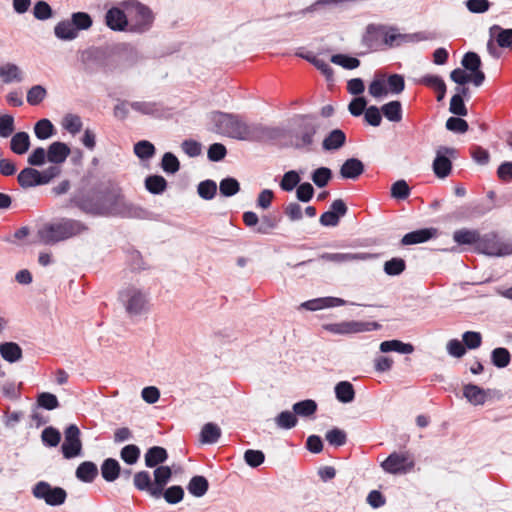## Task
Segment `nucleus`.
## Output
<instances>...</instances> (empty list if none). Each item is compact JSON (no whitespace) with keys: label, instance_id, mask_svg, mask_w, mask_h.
Listing matches in <instances>:
<instances>
[{"label":"nucleus","instance_id":"obj_30","mask_svg":"<svg viewBox=\"0 0 512 512\" xmlns=\"http://www.w3.org/2000/svg\"><path fill=\"white\" fill-rule=\"evenodd\" d=\"M55 36L64 41H70L77 38V28L74 27V24L69 20H63L56 24L54 27Z\"/></svg>","mask_w":512,"mask_h":512},{"label":"nucleus","instance_id":"obj_55","mask_svg":"<svg viewBox=\"0 0 512 512\" xmlns=\"http://www.w3.org/2000/svg\"><path fill=\"white\" fill-rule=\"evenodd\" d=\"M47 96V90L42 85H34L27 91V102L30 105L40 104Z\"/></svg>","mask_w":512,"mask_h":512},{"label":"nucleus","instance_id":"obj_9","mask_svg":"<svg viewBox=\"0 0 512 512\" xmlns=\"http://www.w3.org/2000/svg\"><path fill=\"white\" fill-rule=\"evenodd\" d=\"M33 496L37 499L44 500L47 505H62L67 497L66 491L61 487H52L45 481L38 482L32 490Z\"/></svg>","mask_w":512,"mask_h":512},{"label":"nucleus","instance_id":"obj_33","mask_svg":"<svg viewBox=\"0 0 512 512\" xmlns=\"http://www.w3.org/2000/svg\"><path fill=\"white\" fill-rule=\"evenodd\" d=\"M0 355L9 363H14L22 358V349L17 343L5 342L0 344Z\"/></svg>","mask_w":512,"mask_h":512},{"label":"nucleus","instance_id":"obj_54","mask_svg":"<svg viewBox=\"0 0 512 512\" xmlns=\"http://www.w3.org/2000/svg\"><path fill=\"white\" fill-rule=\"evenodd\" d=\"M62 126L69 133L75 135L82 129V120L76 114H67L63 118Z\"/></svg>","mask_w":512,"mask_h":512},{"label":"nucleus","instance_id":"obj_15","mask_svg":"<svg viewBox=\"0 0 512 512\" xmlns=\"http://www.w3.org/2000/svg\"><path fill=\"white\" fill-rule=\"evenodd\" d=\"M348 208L342 199H336L332 202L330 210L324 212L319 219L322 226L335 227L339 224L340 218L345 216Z\"/></svg>","mask_w":512,"mask_h":512},{"label":"nucleus","instance_id":"obj_23","mask_svg":"<svg viewBox=\"0 0 512 512\" xmlns=\"http://www.w3.org/2000/svg\"><path fill=\"white\" fill-rule=\"evenodd\" d=\"M344 304L345 301L341 298L323 297L306 301L301 306L310 311H317L324 308L343 306Z\"/></svg>","mask_w":512,"mask_h":512},{"label":"nucleus","instance_id":"obj_39","mask_svg":"<svg viewBox=\"0 0 512 512\" xmlns=\"http://www.w3.org/2000/svg\"><path fill=\"white\" fill-rule=\"evenodd\" d=\"M221 436V429L215 423H206L201 430L200 440L202 443L213 444L218 441Z\"/></svg>","mask_w":512,"mask_h":512},{"label":"nucleus","instance_id":"obj_58","mask_svg":"<svg viewBox=\"0 0 512 512\" xmlns=\"http://www.w3.org/2000/svg\"><path fill=\"white\" fill-rule=\"evenodd\" d=\"M275 423L281 429H291L296 426L297 418L291 411H283L276 418Z\"/></svg>","mask_w":512,"mask_h":512},{"label":"nucleus","instance_id":"obj_63","mask_svg":"<svg viewBox=\"0 0 512 512\" xmlns=\"http://www.w3.org/2000/svg\"><path fill=\"white\" fill-rule=\"evenodd\" d=\"M331 62L342 66L345 69H355L360 65V61L355 57L343 54H335L331 57Z\"/></svg>","mask_w":512,"mask_h":512},{"label":"nucleus","instance_id":"obj_35","mask_svg":"<svg viewBox=\"0 0 512 512\" xmlns=\"http://www.w3.org/2000/svg\"><path fill=\"white\" fill-rule=\"evenodd\" d=\"M464 397L473 405H482L486 400V392L474 384H467L463 388Z\"/></svg>","mask_w":512,"mask_h":512},{"label":"nucleus","instance_id":"obj_38","mask_svg":"<svg viewBox=\"0 0 512 512\" xmlns=\"http://www.w3.org/2000/svg\"><path fill=\"white\" fill-rule=\"evenodd\" d=\"M209 483L204 476H194L188 483L187 489L189 493L195 497H202L206 494Z\"/></svg>","mask_w":512,"mask_h":512},{"label":"nucleus","instance_id":"obj_3","mask_svg":"<svg viewBox=\"0 0 512 512\" xmlns=\"http://www.w3.org/2000/svg\"><path fill=\"white\" fill-rule=\"evenodd\" d=\"M87 230L88 226L79 220L62 218L58 221L44 224L38 230V238L45 245H53L79 236Z\"/></svg>","mask_w":512,"mask_h":512},{"label":"nucleus","instance_id":"obj_12","mask_svg":"<svg viewBox=\"0 0 512 512\" xmlns=\"http://www.w3.org/2000/svg\"><path fill=\"white\" fill-rule=\"evenodd\" d=\"M319 128V123L315 117L303 116L296 134V147H309L313 143V137Z\"/></svg>","mask_w":512,"mask_h":512},{"label":"nucleus","instance_id":"obj_14","mask_svg":"<svg viewBox=\"0 0 512 512\" xmlns=\"http://www.w3.org/2000/svg\"><path fill=\"white\" fill-rule=\"evenodd\" d=\"M65 439L62 444V453L66 459L74 458L81 453L82 444L80 441V430L79 428L71 424L65 432Z\"/></svg>","mask_w":512,"mask_h":512},{"label":"nucleus","instance_id":"obj_47","mask_svg":"<svg viewBox=\"0 0 512 512\" xmlns=\"http://www.w3.org/2000/svg\"><path fill=\"white\" fill-rule=\"evenodd\" d=\"M54 126L48 119L39 120L34 126V133L40 140H45L53 135Z\"/></svg>","mask_w":512,"mask_h":512},{"label":"nucleus","instance_id":"obj_25","mask_svg":"<svg viewBox=\"0 0 512 512\" xmlns=\"http://www.w3.org/2000/svg\"><path fill=\"white\" fill-rule=\"evenodd\" d=\"M364 172V164L357 158L347 159L340 168V175L344 179H357Z\"/></svg>","mask_w":512,"mask_h":512},{"label":"nucleus","instance_id":"obj_61","mask_svg":"<svg viewBox=\"0 0 512 512\" xmlns=\"http://www.w3.org/2000/svg\"><path fill=\"white\" fill-rule=\"evenodd\" d=\"M410 195V187L405 180H398L391 186V196L397 200H404Z\"/></svg>","mask_w":512,"mask_h":512},{"label":"nucleus","instance_id":"obj_22","mask_svg":"<svg viewBox=\"0 0 512 512\" xmlns=\"http://www.w3.org/2000/svg\"><path fill=\"white\" fill-rule=\"evenodd\" d=\"M437 234V229L435 228H424L419 229L416 231L409 232L405 234L401 240V243L403 245H413V244H419L424 243L433 237H435Z\"/></svg>","mask_w":512,"mask_h":512},{"label":"nucleus","instance_id":"obj_19","mask_svg":"<svg viewBox=\"0 0 512 512\" xmlns=\"http://www.w3.org/2000/svg\"><path fill=\"white\" fill-rule=\"evenodd\" d=\"M154 485L152 497L159 498L162 496L163 490L172 476V470L169 466L160 465L153 472Z\"/></svg>","mask_w":512,"mask_h":512},{"label":"nucleus","instance_id":"obj_46","mask_svg":"<svg viewBox=\"0 0 512 512\" xmlns=\"http://www.w3.org/2000/svg\"><path fill=\"white\" fill-rule=\"evenodd\" d=\"M317 410V404L314 400L307 399L297 402L293 405V412L296 415L308 417L313 415Z\"/></svg>","mask_w":512,"mask_h":512},{"label":"nucleus","instance_id":"obj_56","mask_svg":"<svg viewBox=\"0 0 512 512\" xmlns=\"http://www.w3.org/2000/svg\"><path fill=\"white\" fill-rule=\"evenodd\" d=\"M385 83L388 92L392 94H400L405 89V80L400 74L390 75Z\"/></svg>","mask_w":512,"mask_h":512},{"label":"nucleus","instance_id":"obj_53","mask_svg":"<svg viewBox=\"0 0 512 512\" xmlns=\"http://www.w3.org/2000/svg\"><path fill=\"white\" fill-rule=\"evenodd\" d=\"M161 168L168 174H175L180 169V162L173 153L166 152L162 157Z\"/></svg>","mask_w":512,"mask_h":512},{"label":"nucleus","instance_id":"obj_36","mask_svg":"<svg viewBox=\"0 0 512 512\" xmlns=\"http://www.w3.org/2000/svg\"><path fill=\"white\" fill-rule=\"evenodd\" d=\"M490 36L495 39L500 47L512 46V29H504L499 25H493L490 28Z\"/></svg>","mask_w":512,"mask_h":512},{"label":"nucleus","instance_id":"obj_48","mask_svg":"<svg viewBox=\"0 0 512 512\" xmlns=\"http://www.w3.org/2000/svg\"><path fill=\"white\" fill-rule=\"evenodd\" d=\"M300 180L298 172L290 170L283 175L279 185L283 191L290 192L299 185Z\"/></svg>","mask_w":512,"mask_h":512},{"label":"nucleus","instance_id":"obj_42","mask_svg":"<svg viewBox=\"0 0 512 512\" xmlns=\"http://www.w3.org/2000/svg\"><path fill=\"white\" fill-rule=\"evenodd\" d=\"M381 111L391 122H400L402 120V105L397 100L384 104Z\"/></svg>","mask_w":512,"mask_h":512},{"label":"nucleus","instance_id":"obj_51","mask_svg":"<svg viewBox=\"0 0 512 512\" xmlns=\"http://www.w3.org/2000/svg\"><path fill=\"white\" fill-rule=\"evenodd\" d=\"M140 453L141 451L138 446L129 444L121 449L120 457L125 463L133 465L139 460Z\"/></svg>","mask_w":512,"mask_h":512},{"label":"nucleus","instance_id":"obj_28","mask_svg":"<svg viewBox=\"0 0 512 512\" xmlns=\"http://www.w3.org/2000/svg\"><path fill=\"white\" fill-rule=\"evenodd\" d=\"M128 105L143 115L160 116L163 112L161 104L153 101H134Z\"/></svg>","mask_w":512,"mask_h":512},{"label":"nucleus","instance_id":"obj_62","mask_svg":"<svg viewBox=\"0 0 512 512\" xmlns=\"http://www.w3.org/2000/svg\"><path fill=\"white\" fill-rule=\"evenodd\" d=\"M162 496L169 504H177L184 497V490L181 486L175 485L163 490Z\"/></svg>","mask_w":512,"mask_h":512},{"label":"nucleus","instance_id":"obj_4","mask_svg":"<svg viewBox=\"0 0 512 512\" xmlns=\"http://www.w3.org/2000/svg\"><path fill=\"white\" fill-rule=\"evenodd\" d=\"M81 62L85 71L90 74L97 72L110 73L116 68L114 58L99 48H89L83 51Z\"/></svg>","mask_w":512,"mask_h":512},{"label":"nucleus","instance_id":"obj_26","mask_svg":"<svg viewBox=\"0 0 512 512\" xmlns=\"http://www.w3.org/2000/svg\"><path fill=\"white\" fill-rule=\"evenodd\" d=\"M0 77L6 84L20 83L24 80V73L16 64L6 63L0 67Z\"/></svg>","mask_w":512,"mask_h":512},{"label":"nucleus","instance_id":"obj_13","mask_svg":"<svg viewBox=\"0 0 512 512\" xmlns=\"http://www.w3.org/2000/svg\"><path fill=\"white\" fill-rule=\"evenodd\" d=\"M386 26L383 24H369L362 36V44L370 50L378 51L385 47Z\"/></svg>","mask_w":512,"mask_h":512},{"label":"nucleus","instance_id":"obj_49","mask_svg":"<svg viewBox=\"0 0 512 512\" xmlns=\"http://www.w3.org/2000/svg\"><path fill=\"white\" fill-rule=\"evenodd\" d=\"M219 190L221 195L231 197L239 192L240 184L235 178L227 177L220 181Z\"/></svg>","mask_w":512,"mask_h":512},{"label":"nucleus","instance_id":"obj_60","mask_svg":"<svg viewBox=\"0 0 512 512\" xmlns=\"http://www.w3.org/2000/svg\"><path fill=\"white\" fill-rule=\"evenodd\" d=\"M369 94L374 98H381L388 94L385 80L382 76H377L369 85Z\"/></svg>","mask_w":512,"mask_h":512},{"label":"nucleus","instance_id":"obj_29","mask_svg":"<svg viewBox=\"0 0 512 512\" xmlns=\"http://www.w3.org/2000/svg\"><path fill=\"white\" fill-rule=\"evenodd\" d=\"M30 148V137L26 132H17L12 134L10 141V149L17 155H23L28 152Z\"/></svg>","mask_w":512,"mask_h":512},{"label":"nucleus","instance_id":"obj_2","mask_svg":"<svg viewBox=\"0 0 512 512\" xmlns=\"http://www.w3.org/2000/svg\"><path fill=\"white\" fill-rule=\"evenodd\" d=\"M81 209L92 215L134 217L136 208L126 201L118 187H112L94 198L81 202Z\"/></svg>","mask_w":512,"mask_h":512},{"label":"nucleus","instance_id":"obj_21","mask_svg":"<svg viewBox=\"0 0 512 512\" xmlns=\"http://www.w3.org/2000/svg\"><path fill=\"white\" fill-rule=\"evenodd\" d=\"M42 173L33 167H26L20 171L18 174L17 180L19 185L24 188H31L39 185H44L42 183Z\"/></svg>","mask_w":512,"mask_h":512},{"label":"nucleus","instance_id":"obj_17","mask_svg":"<svg viewBox=\"0 0 512 512\" xmlns=\"http://www.w3.org/2000/svg\"><path fill=\"white\" fill-rule=\"evenodd\" d=\"M375 255L366 253V252H358V253H323L319 256V259L334 262V263H346V262H354V261H366L373 259Z\"/></svg>","mask_w":512,"mask_h":512},{"label":"nucleus","instance_id":"obj_24","mask_svg":"<svg viewBox=\"0 0 512 512\" xmlns=\"http://www.w3.org/2000/svg\"><path fill=\"white\" fill-rule=\"evenodd\" d=\"M345 143V133L341 129H333L323 139L322 148L325 151H336L342 148Z\"/></svg>","mask_w":512,"mask_h":512},{"label":"nucleus","instance_id":"obj_37","mask_svg":"<svg viewBox=\"0 0 512 512\" xmlns=\"http://www.w3.org/2000/svg\"><path fill=\"white\" fill-rule=\"evenodd\" d=\"M335 395L341 403H351L355 398L353 385L348 381H341L335 386Z\"/></svg>","mask_w":512,"mask_h":512},{"label":"nucleus","instance_id":"obj_5","mask_svg":"<svg viewBox=\"0 0 512 512\" xmlns=\"http://www.w3.org/2000/svg\"><path fill=\"white\" fill-rule=\"evenodd\" d=\"M119 299L127 314L131 317L142 315L148 311L147 294L135 286H129L121 290Z\"/></svg>","mask_w":512,"mask_h":512},{"label":"nucleus","instance_id":"obj_20","mask_svg":"<svg viewBox=\"0 0 512 512\" xmlns=\"http://www.w3.org/2000/svg\"><path fill=\"white\" fill-rule=\"evenodd\" d=\"M70 153L71 150L67 144L60 141L53 142L47 149V161L60 165L66 161Z\"/></svg>","mask_w":512,"mask_h":512},{"label":"nucleus","instance_id":"obj_34","mask_svg":"<svg viewBox=\"0 0 512 512\" xmlns=\"http://www.w3.org/2000/svg\"><path fill=\"white\" fill-rule=\"evenodd\" d=\"M98 475V468L91 461L82 462L76 469V477L85 483H91Z\"/></svg>","mask_w":512,"mask_h":512},{"label":"nucleus","instance_id":"obj_52","mask_svg":"<svg viewBox=\"0 0 512 512\" xmlns=\"http://www.w3.org/2000/svg\"><path fill=\"white\" fill-rule=\"evenodd\" d=\"M198 195L204 200H211L215 197L217 192L216 182L213 180H205L198 184Z\"/></svg>","mask_w":512,"mask_h":512},{"label":"nucleus","instance_id":"obj_11","mask_svg":"<svg viewBox=\"0 0 512 512\" xmlns=\"http://www.w3.org/2000/svg\"><path fill=\"white\" fill-rule=\"evenodd\" d=\"M379 325L375 322H362V321H344L340 323H331L324 326V328L339 335L354 334L364 331H371L377 329Z\"/></svg>","mask_w":512,"mask_h":512},{"label":"nucleus","instance_id":"obj_32","mask_svg":"<svg viewBox=\"0 0 512 512\" xmlns=\"http://www.w3.org/2000/svg\"><path fill=\"white\" fill-rule=\"evenodd\" d=\"M379 349L382 353L398 352L400 354H411L414 351L412 344L403 343L400 340L383 341Z\"/></svg>","mask_w":512,"mask_h":512},{"label":"nucleus","instance_id":"obj_31","mask_svg":"<svg viewBox=\"0 0 512 512\" xmlns=\"http://www.w3.org/2000/svg\"><path fill=\"white\" fill-rule=\"evenodd\" d=\"M121 467L114 458H107L101 465V475L107 482H114L120 475Z\"/></svg>","mask_w":512,"mask_h":512},{"label":"nucleus","instance_id":"obj_44","mask_svg":"<svg viewBox=\"0 0 512 512\" xmlns=\"http://www.w3.org/2000/svg\"><path fill=\"white\" fill-rule=\"evenodd\" d=\"M491 361L497 368H505L511 361V354L506 348H495L491 352Z\"/></svg>","mask_w":512,"mask_h":512},{"label":"nucleus","instance_id":"obj_6","mask_svg":"<svg viewBox=\"0 0 512 512\" xmlns=\"http://www.w3.org/2000/svg\"><path fill=\"white\" fill-rule=\"evenodd\" d=\"M122 6L134 13L130 19L129 31L144 33L151 28L154 18L148 7L134 0L123 2Z\"/></svg>","mask_w":512,"mask_h":512},{"label":"nucleus","instance_id":"obj_8","mask_svg":"<svg viewBox=\"0 0 512 512\" xmlns=\"http://www.w3.org/2000/svg\"><path fill=\"white\" fill-rule=\"evenodd\" d=\"M478 249L489 256H508L512 255V241H504L493 233L486 234L480 238Z\"/></svg>","mask_w":512,"mask_h":512},{"label":"nucleus","instance_id":"obj_50","mask_svg":"<svg viewBox=\"0 0 512 512\" xmlns=\"http://www.w3.org/2000/svg\"><path fill=\"white\" fill-rule=\"evenodd\" d=\"M134 153L140 159L147 160L154 156L155 147L151 142L147 140H141L134 145Z\"/></svg>","mask_w":512,"mask_h":512},{"label":"nucleus","instance_id":"obj_7","mask_svg":"<svg viewBox=\"0 0 512 512\" xmlns=\"http://www.w3.org/2000/svg\"><path fill=\"white\" fill-rule=\"evenodd\" d=\"M415 460L409 452H393L381 464L383 470L393 475H404L413 470Z\"/></svg>","mask_w":512,"mask_h":512},{"label":"nucleus","instance_id":"obj_16","mask_svg":"<svg viewBox=\"0 0 512 512\" xmlns=\"http://www.w3.org/2000/svg\"><path fill=\"white\" fill-rule=\"evenodd\" d=\"M105 24L113 31H125L130 22L120 7H112L105 14Z\"/></svg>","mask_w":512,"mask_h":512},{"label":"nucleus","instance_id":"obj_41","mask_svg":"<svg viewBox=\"0 0 512 512\" xmlns=\"http://www.w3.org/2000/svg\"><path fill=\"white\" fill-rule=\"evenodd\" d=\"M133 484L139 491H146L152 496L154 482L147 471H139L133 477Z\"/></svg>","mask_w":512,"mask_h":512},{"label":"nucleus","instance_id":"obj_43","mask_svg":"<svg viewBox=\"0 0 512 512\" xmlns=\"http://www.w3.org/2000/svg\"><path fill=\"white\" fill-rule=\"evenodd\" d=\"M145 187L152 194H161L167 187V181L160 175H151L146 178Z\"/></svg>","mask_w":512,"mask_h":512},{"label":"nucleus","instance_id":"obj_59","mask_svg":"<svg viewBox=\"0 0 512 512\" xmlns=\"http://www.w3.org/2000/svg\"><path fill=\"white\" fill-rule=\"evenodd\" d=\"M71 22L74 24V27L77 28V32L79 30H87L93 24L91 16L85 12L73 13L71 16Z\"/></svg>","mask_w":512,"mask_h":512},{"label":"nucleus","instance_id":"obj_27","mask_svg":"<svg viewBox=\"0 0 512 512\" xmlns=\"http://www.w3.org/2000/svg\"><path fill=\"white\" fill-rule=\"evenodd\" d=\"M144 458L145 465L149 468H154L167 460L168 453L163 447L153 446L146 451Z\"/></svg>","mask_w":512,"mask_h":512},{"label":"nucleus","instance_id":"obj_57","mask_svg":"<svg viewBox=\"0 0 512 512\" xmlns=\"http://www.w3.org/2000/svg\"><path fill=\"white\" fill-rule=\"evenodd\" d=\"M406 268V263L402 258H392L384 264V271L389 276L400 275Z\"/></svg>","mask_w":512,"mask_h":512},{"label":"nucleus","instance_id":"obj_1","mask_svg":"<svg viewBox=\"0 0 512 512\" xmlns=\"http://www.w3.org/2000/svg\"><path fill=\"white\" fill-rule=\"evenodd\" d=\"M213 130L223 136L248 142H268L280 136L278 128L247 123L240 115L215 111L210 114Z\"/></svg>","mask_w":512,"mask_h":512},{"label":"nucleus","instance_id":"obj_45","mask_svg":"<svg viewBox=\"0 0 512 512\" xmlns=\"http://www.w3.org/2000/svg\"><path fill=\"white\" fill-rule=\"evenodd\" d=\"M331 179L332 171L327 167L317 168L311 174V180L319 188L327 186Z\"/></svg>","mask_w":512,"mask_h":512},{"label":"nucleus","instance_id":"obj_10","mask_svg":"<svg viewBox=\"0 0 512 512\" xmlns=\"http://www.w3.org/2000/svg\"><path fill=\"white\" fill-rule=\"evenodd\" d=\"M455 154L456 149L452 147L440 146L436 150V156L432 164L436 177L444 179L450 175L452 170L451 158H454Z\"/></svg>","mask_w":512,"mask_h":512},{"label":"nucleus","instance_id":"obj_64","mask_svg":"<svg viewBox=\"0 0 512 512\" xmlns=\"http://www.w3.org/2000/svg\"><path fill=\"white\" fill-rule=\"evenodd\" d=\"M462 66L469 70L470 72L479 70L481 67V59L479 55L475 52H467L462 60H461Z\"/></svg>","mask_w":512,"mask_h":512},{"label":"nucleus","instance_id":"obj_18","mask_svg":"<svg viewBox=\"0 0 512 512\" xmlns=\"http://www.w3.org/2000/svg\"><path fill=\"white\" fill-rule=\"evenodd\" d=\"M384 36L385 46L387 47L400 46L403 43L421 40L418 34H402L396 27L388 25L386 26V35Z\"/></svg>","mask_w":512,"mask_h":512},{"label":"nucleus","instance_id":"obj_40","mask_svg":"<svg viewBox=\"0 0 512 512\" xmlns=\"http://www.w3.org/2000/svg\"><path fill=\"white\" fill-rule=\"evenodd\" d=\"M480 234L476 230L460 229L454 232L453 239L456 243L463 244H478L480 241Z\"/></svg>","mask_w":512,"mask_h":512}]
</instances>
